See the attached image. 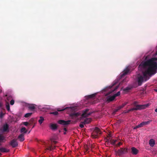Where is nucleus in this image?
Returning a JSON list of instances; mask_svg holds the SVG:
<instances>
[{
    "label": "nucleus",
    "mask_w": 157,
    "mask_h": 157,
    "mask_svg": "<svg viewBox=\"0 0 157 157\" xmlns=\"http://www.w3.org/2000/svg\"><path fill=\"white\" fill-rule=\"evenodd\" d=\"M139 68H143V75L138 78V82L139 86L149 79V76L155 74L157 71V58H153L145 62H142L139 66Z\"/></svg>",
    "instance_id": "nucleus-1"
},
{
    "label": "nucleus",
    "mask_w": 157,
    "mask_h": 157,
    "mask_svg": "<svg viewBox=\"0 0 157 157\" xmlns=\"http://www.w3.org/2000/svg\"><path fill=\"white\" fill-rule=\"evenodd\" d=\"M50 140L52 143V144L51 145L49 146L47 143H45L46 145V150L51 151L52 150L55 149L56 147V146L53 145V144H56L57 142L55 141L53 138H51Z\"/></svg>",
    "instance_id": "nucleus-2"
},
{
    "label": "nucleus",
    "mask_w": 157,
    "mask_h": 157,
    "mask_svg": "<svg viewBox=\"0 0 157 157\" xmlns=\"http://www.w3.org/2000/svg\"><path fill=\"white\" fill-rule=\"evenodd\" d=\"M101 134L100 129L97 127H95L92 133L91 136L94 138H97Z\"/></svg>",
    "instance_id": "nucleus-3"
},
{
    "label": "nucleus",
    "mask_w": 157,
    "mask_h": 157,
    "mask_svg": "<svg viewBox=\"0 0 157 157\" xmlns=\"http://www.w3.org/2000/svg\"><path fill=\"white\" fill-rule=\"evenodd\" d=\"M147 106L146 105H136V108H132L127 110H125L124 112V113H129L130 111H133L134 110H137L144 109Z\"/></svg>",
    "instance_id": "nucleus-4"
},
{
    "label": "nucleus",
    "mask_w": 157,
    "mask_h": 157,
    "mask_svg": "<svg viewBox=\"0 0 157 157\" xmlns=\"http://www.w3.org/2000/svg\"><path fill=\"white\" fill-rule=\"evenodd\" d=\"M128 148H121L120 149H118L117 151V153L119 156L123 154H125L128 152Z\"/></svg>",
    "instance_id": "nucleus-5"
},
{
    "label": "nucleus",
    "mask_w": 157,
    "mask_h": 157,
    "mask_svg": "<svg viewBox=\"0 0 157 157\" xmlns=\"http://www.w3.org/2000/svg\"><path fill=\"white\" fill-rule=\"evenodd\" d=\"M89 110L88 109H86L82 111V113L81 115V117H86L90 116L92 113V112H90L87 113V112Z\"/></svg>",
    "instance_id": "nucleus-6"
},
{
    "label": "nucleus",
    "mask_w": 157,
    "mask_h": 157,
    "mask_svg": "<svg viewBox=\"0 0 157 157\" xmlns=\"http://www.w3.org/2000/svg\"><path fill=\"white\" fill-rule=\"evenodd\" d=\"M18 143L16 139H13L9 142L10 145L12 146L13 148L17 147L18 146Z\"/></svg>",
    "instance_id": "nucleus-7"
},
{
    "label": "nucleus",
    "mask_w": 157,
    "mask_h": 157,
    "mask_svg": "<svg viewBox=\"0 0 157 157\" xmlns=\"http://www.w3.org/2000/svg\"><path fill=\"white\" fill-rule=\"evenodd\" d=\"M80 113L79 112L73 113H71L70 115V117L72 119L77 120L78 117L80 116Z\"/></svg>",
    "instance_id": "nucleus-8"
},
{
    "label": "nucleus",
    "mask_w": 157,
    "mask_h": 157,
    "mask_svg": "<svg viewBox=\"0 0 157 157\" xmlns=\"http://www.w3.org/2000/svg\"><path fill=\"white\" fill-rule=\"evenodd\" d=\"M71 121L70 120H68L67 121H65L63 120H59L58 121V123L60 124L63 125H66L70 124Z\"/></svg>",
    "instance_id": "nucleus-9"
},
{
    "label": "nucleus",
    "mask_w": 157,
    "mask_h": 157,
    "mask_svg": "<svg viewBox=\"0 0 157 157\" xmlns=\"http://www.w3.org/2000/svg\"><path fill=\"white\" fill-rule=\"evenodd\" d=\"M151 121H144L141 122L140 124L136 126L135 128H138L143 127V126L148 124L150 123Z\"/></svg>",
    "instance_id": "nucleus-10"
},
{
    "label": "nucleus",
    "mask_w": 157,
    "mask_h": 157,
    "mask_svg": "<svg viewBox=\"0 0 157 157\" xmlns=\"http://www.w3.org/2000/svg\"><path fill=\"white\" fill-rule=\"evenodd\" d=\"M36 105L34 104H31L28 106V108L31 111H33L36 109Z\"/></svg>",
    "instance_id": "nucleus-11"
},
{
    "label": "nucleus",
    "mask_w": 157,
    "mask_h": 157,
    "mask_svg": "<svg viewBox=\"0 0 157 157\" xmlns=\"http://www.w3.org/2000/svg\"><path fill=\"white\" fill-rule=\"evenodd\" d=\"M131 150L132 153L134 155H137L139 152L138 150L134 147H132L131 148Z\"/></svg>",
    "instance_id": "nucleus-12"
},
{
    "label": "nucleus",
    "mask_w": 157,
    "mask_h": 157,
    "mask_svg": "<svg viewBox=\"0 0 157 157\" xmlns=\"http://www.w3.org/2000/svg\"><path fill=\"white\" fill-rule=\"evenodd\" d=\"M129 71V69L128 68H126L122 72L121 75V78L123 77L125 75H126Z\"/></svg>",
    "instance_id": "nucleus-13"
},
{
    "label": "nucleus",
    "mask_w": 157,
    "mask_h": 157,
    "mask_svg": "<svg viewBox=\"0 0 157 157\" xmlns=\"http://www.w3.org/2000/svg\"><path fill=\"white\" fill-rule=\"evenodd\" d=\"M50 128L52 130H55L57 129L58 126L56 124L51 123L50 125Z\"/></svg>",
    "instance_id": "nucleus-14"
},
{
    "label": "nucleus",
    "mask_w": 157,
    "mask_h": 157,
    "mask_svg": "<svg viewBox=\"0 0 157 157\" xmlns=\"http://www.w3.org/2000/svg\"><path fill=\"white\" fill-rule=\"evenodd\" d=\"M91 121L90 118H86L83 121H81V123H83L84 124H88L91 122Z\"/></svg>",
    "instance_id": "nucleus-15"
},
{
    "label": "nucleus",
    "mask_w": 157,
    "mask_h": 157,
    "mask_svg": "<svg viewBox=\"0 0 157 157\" xmlns=\"http://www.w3.org/2000/svg\"><path fill=\"white\" fill-rule=\"evenodd\" d=\"M115 98L114 96V95H113L112 96H108L106 98V101L108 102L114 100Z\"/></svg>",
    "instance_id": "nucleus-16"
},
{
    "label": "nucleus",
    "mask_w": 157,
    "mask_h": 157,
    "mask_svg": "<svg viewBox=\"0 0 157 157\" xmlns=\"http://www.w3.org/2000/svg\"><path fill=\"white\" fill-rule=\"evenodd\" d=\"M18 139L20 141H23L25 140L24 133H22L18 137Z\"/></svg>",
    "instance_id": "nucleus-17"
},
{
    "label": "nucleus",
    "mask_w": 157,
    "mask_h": 157,
    "mask_svg": "<svg viewBox=\"0 0 157 157\" xmlns=\"http://www.w3.org/2000/svg\"><path fill=\"white\" fill-rule=\"evenodd\" d=\"M10 151L9 149H8L4 147H1L0 148V151L2 152H8Z\"/></svg>",
    "instance_id": "nucleus-18"
},
{
    "label": "nucleus",
    "mask_w": 157,
    "mask_h": 157,
    "mask_svg": "<svg viewBox=\"0 0 157 157\" xmlns=\"http://www.w3.org/2000/svg\"><path fill=\"white\" fill-rule=\"evenodd\" d=\"M9 128V126L7 124L4 125L3 127V132H5L7 131Z\"/></svg>",
    "instance_id": "nucleus-19"
},
{
    "label": "nucleus",
    "mask_w": 157,
    "mask_h": 157,
    "mask_svg": "<svg viewBox=\"0 0 157 157\" xmlns=\"http://www.w3.org/2000/svg\"><path fill=\"white\" fill-rule=\"evenodd\" d=\"M149 144L151 147H153L155 144V140L153 139H151L149 141Z\"/></svg>",
    "instance_id": "nucleus-20"
},
{
    "label": "nucleus",
    "mask_w": 157,
    "mask_h": 157,
    "mask_svg": "<svg viewBox=\"0 0 157 157\" xmlns=\"http://www.w3.org/2000/svg\"><path fill=\"white\" fill-rule=\"evenodd\" d=\"M117 140H113V139H111L110 140V143H111V144L114 145L116 143V142L117 141Z\"/></svg>",
    "instance_id": "nucleus-21"
},
{
    "label": "nucleus",
    "mask_w": 157,
    "mask_h": 157,
    "mask_svg": "<svg viewBox=\"0 0 157 157\" xmlns=\"http://www.w3.org/2000/svg\"><path fill=\"white\" fill-rule=\"evenodd\" d=\"M21 132H24V133H26L27 132V130H26V128L25 127L22 128L21 130Z\"/></svg>",
    "instance_id": "nucleus-22"
},
{
    "label": "nucleus",
    "mask_w": 157,
    "mask_h": 157,
    "mask_svg": "<svg viewBox=\"0 0 157 157\" xmlns=\"http://www.w3.org/2000/svg\"><path fill=\"white\" fill-rule=\"evenodd\" d=\"M118 87H119V86L118 85L117 86L115 87V89H114V90H113L112 91L109 92L108 93H107L105 95L106 96H107L109 94L111 93H112V92H113L115 90H116L118 88Z\"/></svg>",
    "instance_id": "nucleus-23"
},
{
    "label": "nucleus",
    "mask_w": 157,
    "mask_h": 157,
    "mask_svg": "<svg viewBox=\"0 0 157 157\" xmlns=\"http://www.w3.org/2000/svg\"><path fill=\"white\" fill-rule=\"evenodd\" d=\"M44 120V118L43 117L41 116L40 117V119L38 120V122L40 124H41L42 123Z\"/></svg>",
    "instance_id": "nucleus-24"
},
{
    "label": "nucleus",
    "mask_w": 157,
    "mask_h": 157,
    "mask_svg": "<svg viewBox=\"0 0 157 157\" xmlns=\"http://www.w3.org/2000/svg\"><path fill=\"white\" fill-rule=\"evenodd\" d=\"M32 113H27L25 114L24 115V117L26 118L29 117L32 115Z\"/></svg>",
    "instance_id": "nucleus-25"
},
{
    "label": "nucleus",
    "mask_w": 157,
    "mask_h": 157,
    "mask_svg": "<svg viewBox=\"0 0 157 157\" xmlns=\"http://www.w3.org/2000/svg\"><path fill=\"white\" fill-rule=\"evenodd\" d=\"M96 94H94L90 95H88L87 96V98H93L95 97Z\"/></svg>",
    "instance_id": "nucleus-26"
},
{
    "label": "nucleus",
    "mask_w": 157,
    "mask_h": 157,
    "mask_svg": "<svg viewBox=\"0 0 157 157\" xmlns=\"http://www.w3.org/2000/svg\"><path fill=\"white\" fill-rule=\"evenodd\" d=\"M127 104V102H125L124 103H123L121 105L118 106L120 109L122 108H123L125 105H126Z\"/></svg>",
    "instance_id": "nucleus-27"
},
{
    "label": "nucleus",
    "mask_w": 157,
    "mask_h": 157,
    "mask_svg": "<svg viewBox=\"0 0 157 157\" xmlns=\"http://www.w3.org/2000/svg\"><path fill=\"white\" fill-rule=\"evenodd\" d=\"M120 110V109L118 107L116 109H114L113 112V113L114 114H115L119 110Z\"/></svg>",
    "instance_id": "nucleus-28"
},
{
    "label": "nucleus",
    "mask_w": 157,
    "mask_h": 157,
    "mask_svg": "<svg viewBox=\"0 0 157 157\" xmlns=\"http://www.w3.org/2000/svg\"><path fill=\"white\" fill-rule=\"evenodd\" d=\"M120 94H121L120 92V91H118L116 94H115L113 95L115 97V98L116 97L120 95Z\"/></svg>",
    "instance_id": "nucleus-29"
},
{
    "label": "nucleus",
    "mask_w": 157,
    "mask_h": 157,
    "mask_svg": "<svg viewBox=\"0 0 157 157\" xmlns=\"http://www.w3.org/2000/svg\"><path fill=\"white\" fill-rule=\"evenodd\" d=\"M131 89V88L129 87H127L126 88H124L123 90L125 91H127Z\"/></svg>",
    "instance_id": "nucleus-30"
},
{
    "label": "nucleus",
    "mask_w": 157,
    "mask_h": 157,
    "mask_svg": "<svg viewBox=\"0 0 157 157\" xmlns=\"http://www.w3.org/2000/svg\"><path fill=\"white\" fill-rule=\"evenodd\" d=\"M51 114H52L55 115H56L58 114V112L57 111H55L51 113Z\"/></svg>",
    "instance_id": "nucleus-31"
},
{
    "label": "nucleus",
    "mask_w": 157,
    "mask_h": 157,
    "mask_svg": "<svg viewBox=\"0 0 157 157\" xmlns=\"http://www.w3.org/2000/svg\"><path fill=\"white\" fill-rule=\"evenodd\" d=\"M6 107L7 110L9 111L10 109V107L9 105V104L6 105Z\"/></svg>",
    "instance_id": "nucleus-32"
},
{
    "label": "nucleus",
    "mask_w": 157,
    "mask_h": 157,
    "mask_svg": "<svg viewBox=\"0 0 157 157\" xmlns=\"http://www.w3.org/2000/svg\"><path fill=\"white\" fill-rule=\"evenodd\" d=\"M84 124H83L81 123L79 125V127L82 128H83L84 127Z\"/></svg>",
    "instance_id": "nucleus-33"
},
{
    "label": "nucleus",
    "mask_w": 157,
    "mask_h": 157,
    "mask_svg": "<svg viewBox=\"0 0 157 157\" xmlns=\"http://www.w3.org/2000/svg\"><path fill=\"white\" fill-rule=\"evenodd\" d=\"M4 115V114L2 112L0 113V118H2L3 117Z\"/></svg>",
    "instance_id": "nucleus-34"
},
{
    "label": "nucleus",
    "mask_w": 157,
    "mask_h": 157,
    "mask_svg": "<svg viewBox=\"0 0 157 157\" xmlns=\"http://www.w3.org/2000/svg\"><path fill=\"white\" fill-rule=\"evenodd\" d=\"M14 103V101L13 100H12L10 101V104L11 105H13Z\"/></svg>",
    "instance_id": "nucleus-35"
},
{
    "label": "nucleus",
    "mask_w": 157,
    "mask_h": 157,
    "mask_svg": "<svg viewBox=\"0 0 157 157\" xmlns=\"http://www.w3.org/2000/svg\"><path fill=\"white\" fill-rule=\"evenodd\" d=\"M3 105V103L1 99H0V107H2Z\"/></svg>",
    "instance_id": "nucleus-36"
},
{
    "label": "nucleus",
    "mask_w": 157,
    "mask_h": 157,
    "mask_svg": "<svg viewBox=\"0 0 157 157\" xmlns=\"http://www.w3.org/2000/svg\"><path fill=\"white\" fill-rule=\"evenodd\" d=\"M23 124L25 126H27L29 124V123L28 122H24Z\"/></svg>",
    "instance_id": "nucleus-37"
},
{
    "label": "nucleus",
    "mask_w": 157,
    "mask_h": 157,
    "mask_svg": "<svg viewBox=\"0 0 157 157\" xmlns=\"http://www.w3.org/2000/svg\"><path fill=\"white\" fill-rule=\"evenodd\" d=\"M122 144V143L121 142H119L118 143V144L116 145V146H119L121 145Z\"/></svg>",
    "instance_id": "nucleus-38"
},
{
    "label": "nucleus",
    "mask_w": 157,
    "mask_h": 157,
    "mask_svg": "<svg viewBox=\"0 0 157 157\" xmlns=\"http://www.w3.org/2000/svg\"><path fill=\"white\" fill-rule=\"evenodd\" d=\"M65 109H57V111H64V110H65Z\"/></svg>",
    "instance_id": "nucleus-39"
},
{
    "label": "nucleus",
    "mask_w": 157,
    "mask_h": 157,
    "mask_svg": "<svg viewBox=\"0 0 157 157\" xmlns=\"http://www.w3.org/2000/svg\"><path fill=\"white\" fill-rule=\"evenodd\" d=\"M136 103H137L136 101H134V102H133V104H134V105H136Z\"/></svg>",
    "instance_id": "nucleus-40"
},
{
    "label": "nucleus",
    "mask_w": 157,
    "mask_h": 157,
    "mask_svg": "<svg viewBox=\"0 0 157 157\" xmlns=\"http://www.w3.org/2000/svg\"><path fill=\"white\" fill-rule=\"evenodd\" d=\"M115 85V83H114V84H113V85L112 86H109V88L110 89L111 88H112V87L113 86H114Z\"/></svg>",
    "instance_id": "nucleus-41"
},
{
    "label": "nucleus",
    "mask_w": 157,
    "mask_h": 157,
    "mask_svg": "<svg viewBox=\"0 0 157 157\" xmlns=\"http://www.w3.org/2000/svg\"><path fill=\"white\" fill-rule=\"evenodd\" d=\"M64 130L65 131H67V129H66V128H64Z\"/></svg>",
    "instance_id": "nucleus-42"
},
{
    "label": "nucleus",
    "mask_w": 157,
    "mask_h": 157,
    "mask_svg": "<svg viewBox=\"0 0 157 157\" xmlns=\"http://www.w3.org/2000/svg\"><path fill=\"white\" fill-rule=\"evenodd\" d=\"M155 111L156 112H157V108L155 110Z\"/></svg>",
    "instance_id": "nucleus-43"
},
{
    "label": "nucleus",
    "mask_w": 157,
    "mask_h": 157,
    "mask_svg": "<svg viewBox=\"0 0 157 157\" xmlns=\"http://www.w3.org/2000/svg\"><path fill=\"white\" fill-rule=\"evenodd\" d=\"M154 90L156 92H157V89H154Z\"/></svg>",
    "instance_id": "nucleus-44"
},
{
    "label": "nucleus",
    "mask_w": 157,
    "mask_h": 157,
    "mask_svg": "<svg viewBox=\"0 0 157 157\" xmlns=\"http://www.w3.org/2000/svg\"><path fill=\"white\" fill-rule=\"evenodd\" d=\"M64 133V134H66V132H64V133Z\"/></svg>",
    "instance_id": "nucleus-45"
},
{
    "label": "nucleus",
    "mask_w": 157,
    "mask_h": 157,
    "mask_svg": "<svg viewBox=\"0 0 157 157\" xmlns=\"http://www.w3.org/2000/svg\"><path fill=\"white\" fill-rule=\"evenodd\" d=\"M156 55L157 54V51L156 52Z\"/></svg>",
    "instance_id": "nucleus-46"
},
{
    "label": "nucleus",
    "mask_w": 157,
    "mask_h": 157,
    "mask_svg": "<svg viewBox=\"0 0 157 157\" xmlns=\"http://www.w3.org/2000/svg\"><path fill=\"white\" fill-rule=\"evenodd\" d=\"M34 127V126L32 128H33Z\"/></svg>",
    "instance_id": "nucleus-47"
},
{
    "label": "nucleus",
    "mask_w": 157,
    "mask_h": 157,
    "mask_svg": "<svg viewBox=\"0 0 157 157\" xmlns=\"http://www.w3.org/2000/svg\"><path fill=\"white\" fill-rule=\"evenodd\" d=\"M1 145V144H0V145Z\"/></svg>",
    "instance_id": "nucleus-48"
}]
</instances>
